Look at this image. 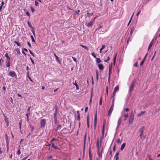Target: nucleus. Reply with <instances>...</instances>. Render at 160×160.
Wrapping results in <instances>:
<instances>
[{"instance_id": "obj_55", "label": "nucleus", "mask_w": 160, "mask_h": 160, "mask_svg": "<svg viewBox=\"0 0 160 160\" xmlns=\"http://www.w3.org/2000/svg\"><path fill=\"white\" fill-rule=\"evenodd\" d=\"M77 120L79 121L80 120V115L78 114V117H77Z\"/></svg>"}, {"instance_id": "obj_20", "label": "nucleus", "mask_w": 160, "mask_h": 160, "mask_svg": "<svg viewBox=\"0 0 160 160\" xmlns=\"http://www.w3.org/2000/svg\"><path fill=\"white\" fill-rule=\"evenodd\" d=\"M6 66L7 67H9L10 66V61H6Z\"/></svg>"}, {"instance_id": "obj_49", "label": "nucleus", "mask_w": 160, "mask_h": 160, "mask_svg": "<svg viewBox=\"0 0 160 160\" xmlns=\"http://www.w3.org/2000/svg\"><path fill=\"white\" fill-rule=\"evenodd\" d=\"M116 92L113 91V92L112 95V98H114V96H115V94H116Z\"/></svg>"}, {"instance_id": "obj_42", "label": "nucleus", "mask_w": 160, "mask_h": 160, "mask_svg": "<svg viewBox=\"0 0 160 160\" xmlns=\"http://www.w3.org/2000/svg\"><path fill=\"white\" fill-rule=\"evenodd\" d=\"M22 123V121H20L19 123V128H20V129H21Z\"/></svg>"}, {"instance_id": "obj_7", "label": "nucleus", "mask_w": 160, "mask_h": 160, "mask_svg": "<svg viewBox=\"0 0 160 160\" xmlns=\"http://www.w3.org/2000/svg\"><path fill=\"white\" fill-rule=\"evenodd\" d=\"M90 9L88 10L87 11V15L86 16V17H89L93 15V13L91 12Z\"/></svg>"}, {"instance_id": "obj_11", "label": "nucleus", "mask_w": 160, "mask_h": 160, "mask_svg": "<svg viewBox=\"0 0 160 160\" xmlns=\"http://www.w3.org/2000/svg\"><path fill=\"white\" fill-rule=\"evenodd\" d=\"M5 139L6 140L7 144L8 145V144H9V137L7 134H5Z\"/></svg>"}, {"instance_id": "obj_19", "label": "nucleus", "mask_w": 160, "mask_h": 160, "mask_svg": "<svg viewBox=\"0 0 160 160\" xmlns=\"http://www.w3.org/2000/svg\"><path fill=\"white\" fill-rule=\"evenodd\" d=\"M122 117H121L118 119V126L121 123L122 121Z\"/></svg>"}, {"instance_id": "obj_61", "label": "nucleus", "mask_w": 160, "mask_h": 160, "mask_svg": "<svg viewBox=\"0 0 160 160\" xmlns=\"http://www.w3.org/2000/svg\"><path fill=\"white\" fill-rule=\"evenodd\" d=\"M92 55L95 58H96V55L94 54V53L93 52L92 53Z\"/></svg>"}, {"instance_id": "obj_32", "label": "nucleus", "mask_w": 160, "mask_h": 160, "mask_svg": "<svg viewBox=\"0 0 160 160\" xmlns=\"http://www.w3.org/2000/svg\"><path fill=\"white\" fill-rule=\"evenodd\" d=\"M128 113L125 114L124 115V117L125 118L124 119V121H126L127 118L128 117Z\"/></svg>"}, {"instance_id": "obj_4", "label": "nucleus", "mask_w": 160, "mask_h": 160, "mask_svg": "<svg viewBox=\"0 0 160 160\" xmlns=\"http://www.w3.org/2000/svg\"><path fill=\"white\" fill-rule=\"evenodd\" d=\"M9 75L10 76L13 78H17V76L15 72L13 71H10Z\"/></svg>"}, {"instance_id": "obj_33", "label": "nucleus", "mask_w": 160, "mask_h": 160, "mask_svg": "<svg viewBox=\"0 0 160 160\" xmlns=\"http://www.w3.org/2000/svg\"><path fill=\"white\" fill-rule=\"evenodd\" d=\"M96 79L97 80H98V72L97 70L96 71Z\"/></svg>"}, {"instance_id": "obj_35", "label": "nucleus", "mask_w": 160, "mask_h": 160, "mask_svg": "<svg viewBox=\"0 0 160 160\" xmlns=\"http://www.w3.org/2000/svg\"><path fill=\"white\" fill-rule=\"evenodd\" d=\"M105 47V45H103L102 46L101 48L100 49V53H102V50L104 49Z\"/></svg>"}, {"instance_id": "obj_10", "label": "nucleus", "mask_w": 160, "mask_h": 160, "mask_svg": "<svg viewBox=\"0 0 160 160\" xmlns=\"http://www.w3.org/2000/svg\"><path fill=\"white\" fill-rule=\"evenodd\" d=\"M154 40L153 39H152L151 41V42L149 44V47H148V51H149L150 49L152 47V45H153V43H154Z\"/></svg>"}, {"instance_id": "obj_60", "label": "nucleus", "mask_w": 160, "mask_h": 160, "mask_svg": "<svg viewBox=\"0 0 160 160\" xmlns=\"http://www.w3.org/2000/svg\"><path fill=\"white\" fill-rule=\"evenodd\" d=\"M26 13L28 16H29V17L30 16V13H29V12L28 11H27L26 12Z\"/></svg>"}, {"instance_id": "obj_62", "label": "nucleus", "mask_w": 160, "mask_h": 160, "mask_svg": "<svg viewBox=\"0 0 160 160\" xmlns=\"http://www.w3.org/2000/svg\"><path fill=\"white\" fill-rule=\"evenodd\" d=\"M144 62L143 61H142L140 63V66H142V65L143 64V63Z\"/></svg>"}, {"instance_id": "obj_9", "label": "nucleus", "mask_w": 160, "mask_h": 160, "mask_svg": "<svg viewBox=\"0 0 160 160\" xmlns=\"http://www.w3.org/2000/svg\"><path fill=\"white\" fill-rule=\"evenodd\" d=\"M55 112L54 113V119H57V115L58 114V107L57 105H55Z\"/></svg>"}, {"instance_id": "obj_27", "label": "nucleus", "mask_w": 160, "mask_h": 160, "mask_svg": "<svg viewBox=\"0 0 160 160\" xmlns=\"http://www.w3.org/2000/svg\"><path fill=\"white\" fill-rule=\"evenodd\" d=\"M67 130V129L66 128H64L62 130V132L64 134H67V133L66 130Z\"/></svg>"}, {"instance_id": "obj_16", "label": "nucleus", "mask_w": 160, "mask_h": 160, "mask_svg": "<svg viewBox=\"0 0 160 160\" xmlns=\"http://www.w3.org/2000/svg\"><path fill=\"white\" fill-rule=\"evenodd\" d=\"M103 149H102V150L101 151V153L99 151V150H98V154L99 158H101L102 156V152H103Z\"/></svg>"}, {"instance_id": "obj_13", "label": "nucleus", "mask_w": 160, "mask_h": 160, "mask_svg": "<svg viewBox=\"0 0 160 160\" xmlns=\"http://www.w3.org/2000/svg\"><path fill=\"white\" fill-rule=\"evenodd\" d=\"M93 23L94 21H92L87 23L86 25L88 27H90L93 24Z\"/></svg>"}, {"instance_id": "obj_51", "label": "nucleus", "mask_w": 160, "mask_h": 160, "mask_svg": "<svg viewBox=\"0 0 160 160\" xmlns=\"http://www.w3.org/2000/svg\"><path fill=\"white\" fill-rule=\"evenodd\" d=\"M138 66V62H136L134 64V66L136 67H137Z\"/></svg>"}, {"instance_id": "obj_52", "label": "nucleus", "mask_w": 160, "mask_h": 160, "mask_svg": "<svg viewBox=\"0 0 160 160\" xmlns=\"http://www.w3.org/2000/svg\"><path fill=\"white\" fill-rule=\"evenodd\" d=\"M72 58L73 59V60L75 61V62H77V58H75V57H72Z\"/></svg>"}, {"instance_id": "obj_37", "label": "nucleus", "mask_w": 160, "mask_h": 160, "mask_svg": "<svg viewBox=\"0 0 160 160\" xmlns=\"http://www.w3.org/2000/svg\"><path fill=\"white\" fill-rule=\"evenodd\" d=\"M134 30V27H133L132 28L130 32V35H131L132 33H133Z\"/></svg>"}, {"instance_id": "obj_6", "label": "nucleus", "mask_w": 160, "mask_h": 160, "mask_svg": "<svg viewBox=\"0 0 160 160\" xmlns=\"http://www.w3.org/2000/svg\"><path fill=\"white\" fill-rule=\"evenodd\" d=\"M106 125V121L104 120L103 122V125H102V138H103L104 134V129Z\"/></svg>"}, {"instance_id": "obj_45", "label": "nucleus", "mask_w": 160, "mask_h": 160, "mask_svg": "<svg viewBox=\"0 0 160 160\" xmlns=\"http://www.w3.org/2000/svg\"><path fill=\"white\" fill-rule=\"evenodd\" d=\"M133 14L132 15V16L131 18H130V20H129V22H128V26L129 25V24H130V22H131V21L132 19V17H133Z\"/></svg>"}, {"instance_id": "obj_34", "label": "nucleus", "mask_w": 160, "mask_h": 160, "mask_svg": "<svg viewBox=\"0 0 160 160\" xmlns=\"http://www.w3.org/2000/svg\"><path fill=\"white\" fill-rule=\"evenodd\" d=\"M119 90V86H117L115 88L114 91L115 92H117L118 90Z\"/></svg>"}, {"instance_id": "obj_26", "label": "nucleus", "mask_w": 160, "mask_h": 160, "mask_svg": "<svg viewBox=\"0 0 160 160\" xmlns=\"http://www.w3.org/2000/svg\"><path fill=\"white\" fill-rule=\"evenodd\" d=\"M117 55V53H116L115 54V56H114V57L113 58V64H114V65H115V64L116 60V59Z\"/></svg>"}, {"instance_id": "obj_31", "label": "nucleus", "mask_w": 160, "mask_h": 160, "mask_svg": "<svg viewBox=\"0 0 160 160\" xmlns=\"http://www.w3.org/2000/svg\"><path fill=\"white\" fill-rule=\"evenodd\" d=\"M101 62L99 58H96V62L97 63H100Z\"/></svg>"}, {"instance_id": "obj_15", "label": "nucleus", "mask_w": 160, "mask_h": 160, "mask_svg": "<svg viewBox=\"0 0 160 160\" xmlns=\"http://www.w3.org/2000/svg\"><path fill=\"white\" fill-rule=\"evenodd\" d=\"M89 158L90 160H92V155L91 152V148H89Z\"/></svg>"}, {"instance_id": "obj_14", "label": "nucleus", "mask_w": 160, "mask_h": 160, "mask_svg": "<svg viewBox=\"0 0 160 160\" xmlns=\"http://www.w3.org/2000/svg\"><path fill=\"white\" fill-rule=\"evenodd\" d=\"M51 144L52 145V148H54L55 149L60 150V149L59 148H58L56 146H55L53 143H52Z\"/></svg>"}, {"instance_id": "obj_64", "label": "nucleus", "mask_w": 160, "mask_h": 160, "mask_svg": "<svg viewBox=\"0 0 160 160\" xmlns=\"http://www.w3.org/2000/svg\"><path fill=\"white\" fill-rule=\"evenodd\" d=\"M31 9L32 12H33L34 11V9L32 7H31Z\"/></svg>"}, {"instance_id": "obj_24", "label": "nucleus", "mask_w": 160, "mask_h": 160, "mask_svg": "<svg viewBox=\"0 0 160 160\" xmlns=\"http://www.w3.org/2000/svg\"><path fill=\"white\" fill-rule=\"evenodd\" d=\"M5 57L7 58V61H10V58L8 56V53H6L5 54Z\"/></svg>"}, {"instance_id": "obj_21", "label": "nucleus", "mask_w": 160, "mask_h": 160, "mask_svg": "<svg viewBox=\"0 0 160 160\" xmlns=\"http://www.w3.org/2000/svg\"><path fill=\"white\" fill-rule=\"evenodd\" d=\"M126 145V143H124L122 144L121 145L120 150L122 151V150L124 148H125V147Z\"/></svg>"}, {"instance_id": "obj_28", "label": "nucleus", "mask_w": 160, "mask_h": 160, "mask_svg": "<svg viewBox=\"0 0 160 160\" xmlns=\"http://www.w3.org/2000/svg\"><path fill=\"white\" fill-rule=\"evenodd\" d=\"M15 51H17V53L18 55H20L21 54L20 52V51L19 49L18 48H17L15 49Z\"/></svg>"}, {"instance_id": "obj_54", "label": "nucleus", "mask_w": 160, "mask_h": 160, "mask_svg": "<svg viewBox=\"0 0 160 160\" xmlns=\"http://www.w3.org/2000/svg\"><path fill=\"white\" fill-rule=\"evenodd\" d=\"M29 51L30 53L33 56H34V55L33 53L31 51V50L30 49H29Z\"/></svg>"}, {"instance_id": "obj_18", "label": "nucleus", "mask_w": 160, "mask_h": 160, "mask_svg": "<svg viewBox=\"0 0 160 160\" xmlns=\"http://www.w3.org/2000/svg\"><path fill=\"white\" fill-rule=\"evenodd\" d=\"M146 112L145 111H141L140 113L138 114L137 115V116L139 117L141 116L144 113H145Z\"/></svg>"}, {"instance_id": "obj_38", "label": "nucleus", "mask_w": 160, "mask_h": 160, "mask_svg": "<svg viewBox=\"0 0 160 160\" xmlns=\"http://www.w3.org/2000/svg\"><path fill=\"white\" fill-rule=\"evenodd\" d=\"M61 124H58V126H57V128L56 129V131H57L58 130V129L61 128Z\"/></svg>"}, {"instance_id": "obj_39", "label": "nucleus", "mask_w": 160, "mask_h": 160, "mask_svg": "<svg viewBox=\"0 0 160 160\" xmlns=\"http://www.w3.org/2000/svg\"><path fill=\"white\" fill-rule=\"evenodd\" d=\"M14 42L16 43L18 46L20 47L21 44L20 43L16 41H14Z\"/></svg>"}, {"instance_id": "obj_53", "label": "nucleus", "mask_w": 160, "mask_h": 160, "mask_svg": "<svg viewBox=\"0 0 160 160\" xmlns=\"http://www.w3.org/2000/svg\"><path fill=\"white\" fill-rule=\"evenodd\" d=\"M30 59L31 60V61L32 63V64L33 65H34V61L33 60V59H32V58H30Z\"/></svg>"}, {"instance_id": "obj_5", "label": "nucleus", "mask_w": 160, "mask_h": 160, "mask_svg": "<svg viewBox=\"0 0 160 160\" xmlns=\"http://www.w3.org/2000/svg\"><path fill=\"white\" fill-rule=\"evenodd\" d=\"M145 129V127L144 126H142V127L139 130V132L140 133V134L139 135V136L140 137V139H141L142 138V135L143 133V131Z\"/></svg>"}, {"instance_id": "obj_58", "label": "nucleus", "mask_w": 160, "mask_h": 160, "mask_svg": "<svg viewBox=\"0 0 160 160\" xmlns=\"http://www.w3.org/2000/svg\"><path fill=\"white\" fill-rule=\"evenodd\" d=\"M115 150H116V147H115V145L113 147V149H112V151L113 152H114L115 151Z\"/></svg>"}, {"instance_id": "obj_43", "label": "nucleus", "mask_w": 160, "mask_h": 160, "mask_svg": "<svg viewBox=\"0 0 160 160\" xmlns=\"http://www.w3.org/2000/svg\"><path fill=\"white\" fill-rule=\"evenodd\" d=\"M29 114H30V113L29 112H28V113H27L26 114V116H27V118L28 121L29 120L28 117H29Z\"/></svg>"}, {"instance_id": "obj_56", "label": "nucleus", "mask_w": 160, "mask_h": 160, "mask_svg": "<svg viewBox=\"0 0 160 160\" xmlns=\"http://www.w3.org/2000/svg\"><path fill=\"white\" fill-rule=\"evenodd\" d=\"M35 4L36 6H38V3L37 1H35Z\"/></svg>"}, {"instance_id": "obj_12", "label": "nucleus", "mask_w": 160, "mask_h": 160, "mask_svg": "<svg viewBox=\"0 0 160 160\" xmlns=\"http://www.w3.org/2000/svg\"><path fill=\"white\" fill-rule=\"evenodd\" d=\"M119 151L116 152L115 155L114 156V158L116 159V160H118L119 159V157L118 156L119 154Z\"/></svg>"}, {"instance_id": "obj_44", "label": "nucleus", "mask_w": 160, "mask_h": 160, "mask_svg": "<svg viewBox=\"0 0 160 160\" xmlns=\"http://www.w3.org/2000/svg\"><path fill=\"white\" fill-rule=\"evenodd\" d=\"M97 124V121H94V129H96V127Z\"/></svg>"}, {"instance_id": "obj_2", "label": "nucleus", "mask_w": 160, "mask_h": 160, "mask_svg": "<svg viewBox=\"0 0 160 160\" xmlns=\"http://www.w3.org/2000/svg\"><path fill=\"white\" fill-rule=\"evenodd\" d=\"M134 115L133 114V112H132L129 117V124H131L132 123L134 119Z\"/></svg>"}, {"instance_id": "obj_41", "label": "nucleus", "mask_w": 160, "mask_h": 160, "mask_svg": "<svg viewBox=\"0 0 160 160\" xmlns=\"http://www.w3.org/2000/svg\"><path fill=\"white\" fill-rule=\"evenodd\" d=\"M102 97H101L100 100L99 105H101L102 104Z\"/></svg>"}, {"instance_id": "obj_22", "label": "nucleus", "mask_w": 160, "mask_h": 160, "mask_svg": "<svg viewBox=\"0 0 160 160\" xmlns=\"http://www.w3.org/2000/svg\"><path fill=\"white\" fill-rule=\"evenodd\" d=\"M112 111H113L111 109H109L108 112V117H110L111 116Z\"/></svg>"}, {"instance_id": "obj_40", "label": "nucleus", "mask_w": 160, "mask_h": 160, "mask_svg": "<svg viewBox=\"0 0 160 160\" xmlns=\"http://www.w3.org/2000/svg\"><path fill=\"white\" fill-rule=\"evenodd\" d=\"M80 46L81 47H82L83 48H84L85 49H86L87 50H88V49L87 46H84L81 45V44L80 45Z\"/></svg>"}, {"instance_id": "obj_46", "label": "nucleus", "mask_w": 160, "mask_h": 160, "mask_svg": "<svg viewBox=\"0 0 160 160\" xmlns=\"http://www.w3.org/2000/svg\"><path fill=\"white\" fill-rule=\"evenodd\" d=\"M97 111H96L95 117L94 118V121H97Z\"/></svg>"}, {"instance_id": "obj_57", "label": "nucleus", "mask_w": 160, "mask_h": 160, "mask_svg": "<svg viewBox=\"0 0 160 160\" xmlns=\"http://www.w3.org/2000/svg\"><path fill=\"white\" fill-rule=\"evenodd\" d=\"M17 154L18 155H20L21 154V151L20 149H18V150Z\"/></svg>"}, {"instance_id": "obj_29", "label": "nucleus", "mask_w": 160, "mask_h": 160, "mask_svg": "<svg viewBox=\"0 0 160 160\" xmlns=\"http://www.w3.org/2000/svg\"><path fill=\"white\" fill-rule=\"evenodd\" d=\"M54 56L55 57V58H56V59L59 62V63H60V61L59 60V58L57 56V55L55 53H54Z\"/></svg>"}, {"instance_id": "obj_63", "label": "nucleus", "mask_w": 160, "mask_h": 160, "mask_svg": "<svg viewBox=\"0 0 160 160\" xmlns=\"http://www.w3.org/2000/svg\"><path fill=\"white\" fill-rule=\"evenodd\" d=\"M52 157H53L51 155L50 156L47 157V158H48V159H50L52 158Z\"/></svg>"}, {"instance_id": "obj_47", "label": "nucleus", "mask_w": 160, "mask_h": 160, "mask_svg": "<svg viewBox=\"0 0 160 160\" xmlns=\"http://www.w3.org/2000/svg\"><path fill=\"white\" fill-rule=\"evenodd\" d=\"M121 142H122V141H121V140H120V138H118L117 139V142L118 143H121Z\"/></svg>"}, {"instance_id": "obj_59", "label": "nucleus", "mask_w": 160, "mask_h": 160, "mask_svg": "<svg viewBox=\"0 0 160 160\" xmlns=\"http://www.w3.org/2000/svg\"><path fill=\"white\" fill-rule=\"evenodd\" d=\"M88 109V107H85V112H87Z\"/></svg>"}, {"instance_id": "obj_36", "label": "nucleus", "mask_w": 160, "mask_h": 160, "mask_svg": "<svg viewBox=\"0 0 160 160\" xmlns=\"http://www.w3.org/2000/svg\"><path fill=\"white\" fill-rule=\"evenodd\" d=\"M112 63H111V64H110L109 66V71H110V70H112Z\"/></svg>"}, {"instance_id": "obj_8", "label": "nucleus", "mask_w": 160, "mask_h": 160, "mask_svg": "<svg viewBox=\"0 0 160 160\" xmlns=\"http://www.w3.org/2000/svg\"><path fill=\"white\" fill-rule=\"evenodd\" d=\"M28 24L29 26V27L31 28V31L33 34L35 35V32L34 31V28L32 26L31 23L29 21L28 22Z\"/></svg>"}, {"instance_id": "obj_25", "label": "nucleus", "mask_w": 160, "mask_h": 160, "mask_svg": "<svg viewBox=\"0 0 160 160\" xmlns=\"http://www.w3.org/2000/svg\"><path fill=\"white\" fill-rule=\"evenodd\" d=\"M73 84L75 86L76 90H78L79 89V88L78 87V84L77 83L76 81H75V82L73 83Z\"/></svg>"}, {"instance_id": "obj_48", "label": "nucleus", "mask_w": 160, "mask_h": 160, "mask_svg": "<svg viewBox=\"0 0 160 160\" xmlns=\"http://www.w3.org/2000/svg\"><path fill=\"white\" fill-rule=\"evenodd\" d=\"M31 37L32 38V42H35V40L33 37V36L32 35H31Z\"/></svg>"}, {"instance_id": "obj_23", "label": "nucleus", "mask_w": 160, "mask_h": 160, "mask_svg": "<svg viewBox=\"0 0 160 160\" xmlns=\"http://www.w3.org/2000/svg\"><path fill=\"white\" fill-rule=\"evenodd\" d=\"M98 67L100 70H102L103 69V66L102 64H99L98 65Z\"/></svg>"}, {"instance_id": "obj_17", "label": "nucleus", "mask_w": 160, "mask_h": 160, "mask_svg": "<svg viewBox=\"0 0 160 160\" xmlns=\"http://www.w3.org/2000/svg\"><path fill=\"white\" fill-rule=\"evenodd\" d=\"M89 115H88L87 116V126L88 128H89Z\"/></svg>"}, {"instance_id": "obj_50", "label": "nucleus", "mask_w": 160, "mask_h": 160, "mask_svg": "<svg viewBox=\"0 0 160 160\" xmlns=\"http://www.w3.org/2000/svg\"><path fill=\"white\" fill-rule=\"evenodd\" d=\"M56 140V139L55 138H53L50 141L51 144H52V143H53V142L54 141H55Z\"/></svg>"}, {"instance_id": "obj_30", "label": "nucleus", "mask_w": 160, "mask_h": 160, "mask_svg": "<svg viewBox=\"0 0 160 160\" xmlns=\"http://www.w3.org/2000/svg\"><path fill=\"white\" fill-rule=\"evenodd\" d=\"M92 91L91 92V97L89 100V103H91L92 102Z\"/></svg>"}, {"instance_id": "obj_3", "label": "nucleus", "mask_w": 160, "mask_h": 160, "mask_svg": "<svg viewBox=\"0 0 160 160\" xmlns=\"http://www.w3.org/2000/svg\"><path fill=\"white\" fill-rule=\"evenodd\" d=\"M40 123L41 125V128H44L45 126L46 123V120L44 119H41L40 120Z\"/></svg>"}, {"instance_id": "obj_1", "label": "nucleus", "mask_w": 160, "mask_h": 160, "mask_svg": "<svg viewBox=\"0 0 160 160\" xmlns=\"http://www.w3.org/2000/svg\"><path fill=\"white\" fill-rule=\"evenodd\" d=\"M136 83V80L134 79L132 82L131 85L129 87V91L130 93H131L133 90V88Z\"/></svg>"}]
</instances>
